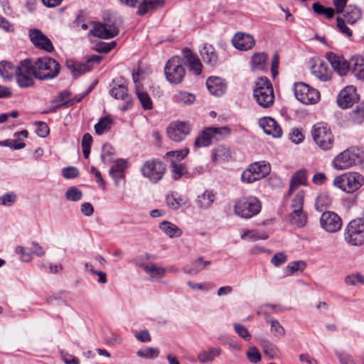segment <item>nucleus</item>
Masks as SVG:
<instances>
[{"label": "nucleus", "mask_w": 364, "mask_h": 364, "mask_svg": "<svg viewBox=\"0 0 364 364\" xmlns=\"http://www.w3.org/2000/svg\"><path fill=\"white\" fill-rule=\"evenodd\" d=\"M32 69L36 78L46 80L56 77L60 73V67L53 58L44 57L32 62Z\"/></svg>", "instance_id": "obj_1"}, {"label": "nucleus", "mask_w": 364, "mask_h": 364, "mask_svg": "<svg viewBox=\"0 0 364 364\" xmlns=\"http://www.w3.org/2000/svg\"><path fill=\"white\" fill-rule=\"evenodd\" d=\"M253 97L257 104L263 108L272 106L274 94L272 85L267 77H259L255 83Z\"/></svg>", "instance_id": "obj_2"}, {"label": "nucleus", "mask_w": 364, "mask_h": 364, "mask_svg": "<svg viewBox=\"0 0 364 364\" xmlns=\"http://www.w3.org/2000/svg\"><path fill=\"white\" fill-rule=\"evenodd\" d=\"M333 185L348 193L358 191L364 184V176L358 172H347L336 176Z\"/></svg>", "instance_id": "obj_3"}, {"label": "nucleus", "mask_w": 364, "mask_h": 364, "mask_svg": "<svg viewBox=\"0 0 364 364\" xmlns=\"http://www.w3.org/2000/svg\"><path fill=\"white\" fill-rule=\"evenodd\" d=\"M344 241L350 246L364 244V220L356 218L350 220L344 229Z\"/></svg>", "instance_id": "obj_4"}, {"label": "nucleus", "mask_w": 364, "mask_h": 364, "mask_svg": "<svg viewBox=\"0 0 364 364\" xmlns=\"http://www.w3.org/2000/svg\"><path fill=\"white\" fill-rule=\"evenodd\" d=\"M186 73L183 60L178 56H174L168 60L164 68L166 78L171 84L181 83L185 77Z\"/></svg>", "instance_id": "obj_5"}, {"label": "nucleus", "mask_w": 364, "mask_h": 364, "mask_svg": "<svg viewBox=\"0 0 364 364\" xmlns=\"http://www.w3.org/2000/svg\"><path fill=\"white\" fill-rule=\"evenodd\" d=\"M261 210L260 201L254 196L244 197L235 205V213L242 218H250Z\"/></svg>", "instance_id": "obj_6"}, {"label": "nucleus", "mask_w": 364, "mask_h": 364, "mask_svg": "<svg viewBox=\"0 0 364 364\" xmlns=\"http://www.w3.org/2000/svg\"><path fill=\"white\" fill-rule=\"evenodd\" d=\"M271 171L269 163L262 161L251 164L242 173V181L247 183H252L265 178Z\"/></svg>", "instance_id": "obj_7"}, {"label": "nucleus", "mask_w": 364, "mask_h": 364, "mask_svg": "<svg viewBox=\"0 0 364 364\" xmlns=\"http://www.w3.org/2000/svg\"><path fill=\"white\" fill-rule=\"evenodd\" d=\"M314 141L322 149H330L333 143V138L327 124L323 122L316 124L311 130Z\"/></svg>", "instance_id": "obj_8"}, {"label": "nucleus", "mask_w": 364, "mask_h": 364, "mask_svg": "<svg viewBox=\"0 0 364 364\" xmlns=\"http://www.w3.org/2000/svg\"><path fill=\"white\" fill-rule=\"evenodd\" d=\"M294 92L296 98L305 105L316 104L320 99L319 92L304 82L294 83Z\"/></svg>", "instance_id": "obj_9"}, {"label": "nucleus", "mask_w": 364, "mask_h": 364, "mask_svg": "<svg viewBox=\"0 0 364 364\" xmlns=\"http://www.w3.org/2000/svg\"><path fill=\"white\" fill-rule=\"evenodd\" d=\"M18 85L21 88L32 87L34 84V72L32 69V61L26 59L18 65V71L15 75Z\"/></svg>", "instance_id": "obj_10"}, {"label": "nucleus", "mask_w": 364, "mask_h": 364, "mask_svg": "<svg viewBox=\"0 0 364 364\" xmlns=\"http://www.w3.org/2000/svg\"><path fill=\"white\" fill-rule=\"evenodd\" d=\"M141 172L144 177L156 183L163 178L166 172V166L159 161L150 160L143 164Z\"/></svg>", "instance_id": "obj_11"}, {"label": "nucleus", "mask_w": 364, "mask_h": 364, "mask_svg": "<svg viewBox=\"0 0 364 364\" xmlns=\"http://www.w3.org/2000/svg\"><path fill=\"white\" fill-rule=\"evenodd\" d=\"M230 133V130L227 127H208L196 139L194 146L196 149L208 146L211 144L214 137L216 140H219L218 135H228Z\"/></svg>", "instance_id": "obj_12"}, {"label": "nucleus", "mask_w": 364, "mask_h": 364, "mask_svg": "<svg viewBox=\"0 0 364 364\" xmlns=\"http://www.w3.org/2000/svg\"><path fill=\"white\" fill-rule=\"evenodd\" d=\"M305 193L301 190L296 193L291 201L293 212L291 214V222L299 227H304L306 223V217L303 212Z\"/></svg>", "instance_id": "obj_13"}, {"label": "nucleus", "mask_w": 364, "mask_h": 364, "mask_svg": "<svg viewBox=\"0 0 364 364\" xmlns=\"http://www.w3.org/2000/svg\"><path fill=\"white\" fill-rule=\"evenodd\" d=\"M341 217L333 211H324L320 217L321 228L328 233L338 232L342 228Z\"/></svg>", "instance_id": "obj_14"}, {"label": "nucleus", "mask_w": 364, "mask_h": 364, "mask_svg": "<svg viewBox=\"0 0 364 364\" xmlns=\"http://www.w3.org/2000/svg\"><path fill=\"white\" fill-rule=\"evenodd\" d=\"M90 35L103 39L114 38L119 33V30L114 23H102L94 22Z\"/></svg>", "instance_id": "obj_15"}, {"label": "nucleus", "mask_w": 364, "mask_h": 364, "mask_svg": "<svg viewBox=\"0 0 364 364\" xmlns=\"http://www.w3.org/2000/svg\"><path fill=\"white\" fill-rule=\"evenodd\" d=\"M122 4L130 7H135L139 5L137 14L140 16L144 15L149 11L159 6H161L164 0H119Z\"/></svg>", "instance_id": "obj_16"}, {"label": "nucleus", "mask_w": 364, "mask_h": 364, "mask_svg": "<svg viewBox=\"0 0 364 364\" xmlns=\"http://www.w3.org/2000/svg\"><path fill=\"white\" fill-rule=\"evenodd\" d=\"M190 132V125L183 122H172L167 127V134L169 139L176 142L183 140Z\"/></svg>", "instance_id": "obj_17"}, {"label": "nucleus", "mask_w": 364, "mask_h": 364, "mask_svg": "<svg viewBox=\"0 0 364 364\" xmlns=\"http://www.w3.org/2000/svg\"><path fill=\"white\" fill-rule=\"evenodd\" d=\"M112 85V88L109 91L110 95L115 99H121L124 100L126 104L121 108V109L127 110L132 105L131 97L127 94V87L124 80H114Z\"/></svg>", "instance_id": "obj_18"}, {"label": "nucleus", "mask_w": 364, "mask_h": 364, "mask_svg": "<svg viewBox=\"0 0 364 364\" xmlns=\"http://www.w3.org/2000/svg\"><path fill=\"white\" fill-rule=\"evenodd\" d=\"M29 37L33 44L38 48L45 50L48 52L53 50V46L47 36H46L38 29H31L29 31Z\"/></svg>", "instance_id": "obj_19"}, {"label": "nucleus", "mask_w": 364, "mask_h": 364, "mask_svg": "<svg viewBox=\"0 0 364 364\" xmlns=\"http://www.w3.org/2000/svg\"><path fill=\"white\" fill-rule=\"evenodd\" d=\"M326 58L331 63L333 69L339 75H346L349 70V63L342 56L336 55L332 52L327 53Z\"/></svg>", "instance_id": "obj_20"}, {"label": "nucleus", "mask_w": 364, "mask_h": 364, "mask_svg": "<svg viewBox=\"0 0 364 364\" xmlns=\"http://www.w3.org/2000/svg\"><path fill=\"white\" fill-rule=\"evenodd\" d=\"M259 125L263 131L274 137H280L282 130L277 122L272 117H265L259 120Z\"/></svg>", "instance_id": "obj_21"}, {"label": "nucleus", "mask_w": 364, "mask_h": 364, "mask_svg": "<svg viewBox=\"0 0 364 364\" xmlns=\"http://www.w3.org/2000/svg\"><path fill=\"white\" fill-rule=\"evenodd\" d=\"M333 164L337 169H346L355 164V154L350 150L344 151L334 159Z\"/></svg>", "instance_id": "obj_22"}, {"label": "nucleus", "mask_w": 364, "mask_h": 364, "mask_svg": "<svg viewBox=\"0 0 364 364\" xmlns=\"http://www.w3.org/2000/svg\"><path fill=\"white\" fill-rule=\"evenodd\" d=\"M232 42L235 48L240 50H250L255 43L253 37L251 35L246 34L245 33H236L234 36Z\"/></svg>", "instance_id": "obj_23"}, {"label": "nucleus", "mask_w": 364, "mask_h": 364, "mask_svg": "<svg viewBox=\"0 0 364 364\" xmlns=\"http://www.w3.org/2000/svg\"><path fill=\"white\" fill-rule=\"evenodd\" d=\"M206 86L210 93L217 97L223 95L227 89L224 80L218 77H208L206 80Z\"/></svg>", "instance_id": "obj_24"}, {"label": "nucleus", "mask_w": 364, "mask_h": 364, "mask_svg": "<svg viewBox=\"0 0 364 364\" xmlns=\"http://www.w3.org/2000/svg\"><path fill=\"white\" fill-rule=\"evenodd\" d=\"M355 93L352 87H346L342 90L338 95L337 102L343 109L351 107L355 101Z\"/></svg>", "instance_id": "obj_25"}, {"label": "nucleus", "mask_w": 364, "mask_h": 364, "mask_svg": "<svg viewBox=\"0 0 364 364\" xmlns=\"http://www.w3.org/2000/svg\"><path fill=\"white\" fill-rule=\"evenodd\" d=\"M127 167V162L123 159H118L109 169V175L114 181L116 186H119L121 181L124 178V170Z\"/></svg>", "instance_id": "obj_26"}, {"label": "nucleus", "mask_w": 364, "mask_h": 364, "mask_svg": "<svg viewBox=\"0 0 364 364\" xmlns=\"http://www.w3.org/2000/svg\"><path fill=\"white\" fill-rule=\"evenodd\" d=\"M183 54L190 70L193 71L196 75H200L202 72V64L198 58L188 48L183 49Z\"/></svg>", "instance_id": "obj_27"}, {"label": "nucleus", "mask_w": 364, "mask_h": 364, "mask_svg": "<svg viewBox=\"0 0 364 364\" xmlns=\"http://www.w3.org/2000/svg\"><path fill=\"white\" fill-rule=\"evenodd\" d=\"M215 200V193L212 190H205L198 196L196 204L200 209L208 210L213 204Z\"/></svg>", "instance_id": "obj_28"}, {"label": "nucleus", "mask_w": 364, "mask_h": 364, "mask_svg": "<svg viewBox=\"0 0 364 364\" xmlns=\"http://www.w3.org/2000/svg\"><path fill=\"white\" fill-rule=\"evenodd\" d=\"M211 264L210 261L204 260L203 257H198L183 268V272L190 275H196Z\"/></svg>", "instance_id": "obj_29"}, {"label": "nucleus", "mask_w": 364, "mask_h": 364, "mask_svg": "<svg viewBox=\"0 0 364 364\" xmlns=\"http://www.w3.org/2000/svg\"><path fill=\"white\" fill-rule=\"evenodd\" d=\"M311 73L321 81L326 82L331 79V71L327 65L320 61L311 67Z\"/></svg>", "instance_id": "obj_30"}, {"label": "nucleus", "mask_w": 364, "mask_h": 364, "mask_svg": "<svg viewBox=\"0 0 364 364\" xmlns=\"http://www.w3.org/2000/svg\"><path fill=\"white\" fill-rule=\"evenodd\" d=\"M350 68L357 79L364 80V58L363 57H353L349 61Z\"/></svg>", "instance_id": "obj_31"}, {"label": "nucleus", "mask_w": 364, "mask_h": 364, "mask_svg": "<svg viewBox=\"0 0 364 364\" xmlns=\"http://www.w3.org/2000/svg\"><path fill=\"white\" fill-rule=\"evenodd\" d=\"M201 58L205 63L210 67H214L218 63V55L215 48L209 44H205L200 51Z\"/></svg>", "instance_id": "obj_32"}, {"label": "nucleus", "mask_w": 364, "mask_h": 364, "mask_svg": "<svg viewBox=\"0 0 364 364\" xmlns=\"http://www.w3.org/2000/svg\"><path fill=\"white\" fill-rule=\"evenodd\" d=\"M136 264L142 267L147 274L154 279H160L164 277L165 274L164 268L154 264H144L136 261Z\"/></svg>", "instance_id": "obj_33"}, {"label": "nucleus", "mask_w": 364, "mask_h": 364, "mask_svg": "<svg viewBox=\"0 0 364 364\" xmlns=\"http://www.w3.org/2000/svg\"><path fill=\"white\" fill-rule=\"evenodd\" d=\"M28 136V132L26 130H22L19 132H16L14 134V136L16 137L14 139H6L3 141L0 142L1 145L10 147L14 150L21 149L25 147V144L23 142H21V138L20 136H23L24 138L27 137Z\"/></svg>", "instance_id": "obj_34"}, {"label": "nucleus", "mask_w": 364, "mask_h": 364, "mask_svg": "<svg viewBox=\"0 0 364 364\" xmlns=\"http://www.w3.org/2000/svg\"><path fill=\"white\" fill-rule=\"evenodd\" d=\"M346 23L353 24L361 18V11L355 6H347L342 11Z\"/></svg>", "instance_id": "obj_35"}, {"label": "nucleus", "mask_w": 364, "mask_h": 364, "mask_svg": "<svg viewBox=\"0 0 364 364\" xmlns=\"http://www.w3.org/2000/svg\"><path fill=\"white\" fill-rule=\"evenodd\" d=\"M67 68L70 70L74 77H78L91 70L88 62L77 63L73 60L66 62Z\"/></svg>", "instance_id": "obj_36"}, {"label": "nucleus", "mask_w": 364, "mask_h": 364, "mask_svg": "<svg viewBox=\"0 0 364 364\" xmlns=\"http://www.w3.org/2000/svg\"><path fill=\"white\" fill-rule=\"evenodd\" d=\"M306 173L304 169L296 172L291 179L288 195H291L299 186L306 184Z\"/></svg>", "instance_id": "obj_37"}, {"label": "nucleus", "mask_w": 364, "mask_h": 364, "mask_svg": "<svg viewBox=\"0 0 364 364\" xmlns=\"http://www.w3.org/2000/svg\"><path fill=\"white\" fill-rule=\"evenodd\" d=\"M221 351V348L219 347H212L207 351L203 350L200 352L198 354L197 359L201 363L212 362L215 358L220 355Z\"/></svg>", "instance_id": "obj_38"}, {"label": "nucleus", "mask_w": 364, "mask_h": 364, "mask_svg": "<svg viewBox=\"0 0 364 364\" xmlns=\"http://www.w3.org/2000/svg\"><path fill=\"white\" fill-rule=\"evenodd\" d=\"M159 228L171 238L178 237L182 235V230L178 226L166 220L159 224Z\"/></svg>", "instance_id": "obj_39"}, {"label": "nucleus", "mask_w": 364, "mask_h": 364, "mask_svg": "<svg viewBox=\"0 0 364 364\" xmlns=\"http://www.w3.org/2000/svg\"><path fill=\"white\" fill-rule=\"evenodd\" d=\"M332 197L326 192L320 193L316 198L315 208L318 212L329 208L332 204Z\"/></svg>", "instance_id": "obj_40"}, {"label": "nucleus", "mask_w": 364, "mask_h": 364, "mask_svg": "<svg viewBox=\"0 0 364 364\" xmlns=\"http://www.w3.org/2000/svg\"><path fill=\"white\" fill-rule=\"evenodd\" d=\"M18 71V65L14 66L11 63L8 61L0 62V75L8 80L16 74Z\"/></svg>", "instance_id": "obj_41"}, {"label": "nucleus", "mask_w": 364, "mask_h": 364, "mask_svg": "<svg viewBox=\"0 0 364 364\" xmlns=\"http://www.w3.org/2000/svg\"><path fill=\"white\" fill-rule=\"evenodd\" d=\"M265 321L270 324V331L274 337L281 338L284 336L285 330L277 319L270 316H266Z\"/></svg>", "instance_id": "obj_42"}, {"label": "nucleus", "mask_w": 364, "mask_h": 364, "mask_svg": "<svg viewBox=\"0 0 364 364\" xmlns=\"http://www.w3.org/2000/svg\"><path fill=\"white\" fill-rule=\"evenodd\" d=\"M350 119L353 124H361L364 122V102L357 105L349 115Z\"/></svg>", "instance_id": "obj_43"}, {"label": "nucleus", "mask_w": 364, "mask_h": 364, "mask_svg": "<svg viewBox=\"0 0 364 364\" xmlns=\"http://www.w3.org/2000/svg\"><path fill=\"white\" fill-rule=\"evenodd\" d=\"M267 55L265 53H255L251 59L252 68L255 70H262L266 65Z\"/></svg>", "instance_id": "obj_44"}, {"label": "nucleus", "mask_w": 364, "mask_h": 364, "mask_svg": "<svg viewBox=\"0 0 364 364\" xmlns=\"http://www.w3.org/2000/svg\"><path fill=\"white\" fill-rule=\"evenodd\" d=\"M136 93L143 109L146 110L151 109L153 103L149 95L141 90L138 85H136Z\"/></svg>", "instance_id": "obj_45"}, {"label": "nucleus", "mask_w": 364, "mask_h": 364, "mask_svg": "<svg viewBox=\"0 0 364 364\" xmlns=\"http://www.w3.org/2000/svg\"><path fill=\"white\" fill-rule=\"evenodd\" d=\"M112 119L109 117H102L95 125V131L97 134L101 135L105 131L111 129Z\"/></svg>", "instance_id": "obj_46"}, {"label": "nucleus", "mask_w": 364, "mask_h": 364, "mask_svg": "<svg viewBox=\"0 0 364 364\" xmlns=\"http://www.w3.org/2000/svg\"><path fill=\"white\" fill-rule=\"evenodd\" d=\"M306 267V264L304 261L299 260L291 262L284 269V276L287 277L291 275L297 271L302 272Z\"/></svg>", "instance_id": "obj_47"}, {"label": "nucleus", "mask_w": 364, "mask_h": 364, "mask_svg": "<svg viewBox=\"0 0 364 364\" xmlns=\"http://www.w3.org/2000/svg\"><path fill=\"white\" fill-rule=\"evenodd\" d=\"M173 98L176 102L183 103L184 105H191L196 100L194 95L183 91L177 92L174 95Z\"/></svg>", "instance_id": "obj_48"}, {"label": "nucleus", "mask_w": 364, "mask_h": 364, "mask_svg": "<svg viewBox=\"0 0 364 364\" xmlns=\"http://www.w3.org/2000/svg\"><path fill=\"white\" fill-rule=\"evenodd\" d=\"M312 9L316 14L325 15L328 18H332L334 16V10L333 9L326 8L318 2L313 4Z\"/></svg>", "instance_id": "obj_49"}, {"label": "nucleus", "mask_w": 364, "mask_h": 364, "mask_svg": "<svg viewBox=\"0 0 364 364\" xmlns=\"http://www.w3.org/2000/svg\"><path fill=\"white\" fill-rule=\"evenodd\" d=\"M159 350L158 348L148 347L144 349H139L136 351V355L139 357L150 359L156 358L159 355Z\"/></svg>", "instance_id": "obj_50"}, {"label": "nucleus", "mask_w": 364, "mask_h": 364, "mask_svg": "<svg viewBox=\"0 0 364 364\" xmlns=\"http://www.w3.org/2000/svg\"><path fill=\"white\" fill-rule=\"evenodd\" d=\"M166 202L168 205L174 210L178 209L181 205L186 203L181 197L177 196L173 193L167 196Z\"/></svg>", "instance_id": "obj_51"}, {"label": "nucleus", "mask_w": 364, "mask_h": 364, "mask_svg": "<svg viewBox=\"0 0 364 364\" xmlns=\"http://www.w3.org/2000/svg\"><path fill=\"white\" fill-rule=\"evenodd\" d=\"M65 198L70 201H78L82 197V192L75 186L69 188L65 192Z\"/></svg>", "instance_id": "obj_52"}, {"label": "nucleus", "mask_w": 364, "mask_h": 364, "mask_svg": "<svg viewBox=\"0 0 364 364\" xmlns=\"http://www.w3.org/2000/svg\"><path fill=\"white\" fill-rule=\"evenodd\" d=\"M345 282L350 286L364 285V276L359 273L353 274L346 277Z\"/></svg>", "instance_id": "obj_53"}, {"label": "nucleus", "mask_w": 364, "mask_h": 364, "mask_svg": "<svg viewBox=\"0 0 364 364\" xmlns=\"http://www.w3.org/2000/svg\"><path fill=\"white\" fill-rule=\"evenodd\" d=\"M172 177L174 180H178L186 173V170L182 164L171 162Z\"/></svg>", "instance_id": "obj_54"}, {"label": "nucleus", "mask_w": 364, "mask_h": 364, "mask_svg": "<svg viewBox=\"0 0 364 364\" xmlns=\"http://www.w3.org/2000/svg\"><path fill=\"white\" fill-rule=\"evenodd\" d=\"M235 331L236 333L245 341H250L251 338V335L248 330L242 324L240 323H234L233 325Z\"/></svg>", "instance_id": "obj_55"}, {"label": "nucleus", "mask_w": 364, "mask_h": 364, "mask_svg": "<svg viewBox=\"0 0 364 364\" xmlns=\"http://www.w3.org/2000/svg\"><path fill=\"white\" fill-rule=\"evenodd\" d=\"M16 199V195L14 193H6L0 196V205L11 206L15 203Z\"/></svg>", "instance_id": "obj_56"}, {"label": "nucleus", "mask_w": 364, "mask_h": 364, "mask_svg": "<svg viewBox=\"0 0 364 364\" xmlns=\"http://www.w3.org/2000/svg\"><path fill=\"white\" fill-rule=\"evenodd\" d=\"M246 355L251 363H257L261 360V354L256 347H250Z\"/></svg>", "instance_id": "obj_57"}, {"label": "nucleus", "mask_w": 364, "mask_h": 364, "mask_svg": "<svg viewBox=\"0 0 364 364\" xmlns=\"http://www.w3.org/2000/svg\"><path fill=\"white\" fill-rule=\"evenodd\" d=\"M337 27L341 33L345 34L348 37L352 36L351 30L346 26L345 19L341 17L336 18Z\"/></svg>", "instance_id": "obj_58"}, {"label": "nucleus", "mask_w": 364, "mask_h": 364, "mask_svg": "<svg viewBox=\"0 0 364 364\" xmlns=\"http://www.w3.org/2000/svg\"><path fill=\"white\" fill-rule=\"evenodd\" d=\"M287 261V257L284 252L276 253L271 259V263L274 267H279Z\"/></svg>", "instance_id": "obj_59"}, {"label": "nucleus", "mask_w": 364, "mask_h": 364, "mask_svg": "<svg viewBox=\"0 0 364 364\" xmlns=\"http://www.w3.org/2000/svg\"><path fill=\"white\" fill-rule=\"evenodd\" d=\"M36 134L41 137H46L49 134V128L46 123L36 122Z\"/></svg>", "instance_id": "obj_60"}, {"label": "nucleus", "mask_w": 364, "mask_h": 364, "mask_svg": "<svg viewBox=\"0 0 364 364\" xmlns=\"http://www.w3.org/2000/svg\"><path fill=\"white\" fill-rule=\"evenodd\" d=\"M62 174L64 178L70 179L75 178L79 174V171L77 168L73 166H70L67 168H64L62 171Z\"/></svg>", "instance_id": "obj_61"}, {"label": "nucleus", "mask_w": 364, "mask_h": 364, "mask_svg": "<svg viewBox=\"0 0 364 364\" xmlns=\"http://www.w3.org/2000/svg\"><path fill=\"white\" fill-rule=\"evenodd\" d=\"M188 149L185 148L181 150L169 151L167 153V155L178 161H181L188 155Z\"/></svg>", "instance_id": "obj_62"}, {"label": "nucleus", "mask_w": 364, "mask_h": 364, "mask_svg": "<svg viewBox=\"0 0 364 364\" xmlns=\"http://www.w3.org/2000/svg\"><path fill=\"white\" fill-rule=\"evenodd\" d=\"M289 138L292 142L299 144L303 141L304 137L301 131L299 129L295 128L289 134Z\"/></svg>", "instance_id": "obj_63"}, {"label": "nucleus", "mask_w": 364, "mask_h": 364, "mask_svg": "<svg viewBox=\"0 0 364 364\" xmlns=\"http://www.w3.org/2000/svg\"><path fill=\"white\" fill-rule=\"evenodd\" d=\"M43 248L36 242H32L31 247V255H35L38 257H42L45 255Z\"/></svg>", "instance_id": "obj_64"}]
</instances>
